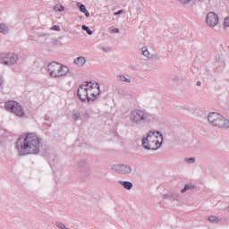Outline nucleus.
Segmentation results:
<instances>
[{
  "mask_svg": "<svg viewBox=\"0 0 229 229\" xmlns=\"http://www.w3.org/2000/svg\"><path fill=\"white\" fill-rule=\"evenodd\" d=\"M42 148V138L35 132H27L16 140V149L20 157L38 155Z\"/></svg>",
  "mask_w": 229,
  "mask_h": 229,
  "instance_id": "nucleus-1",
  "label": "nucleus"
},
{
  "mask_svg": "<svg viewBox=\"0 0 229 229\" xmlns=\"http://www.w3.org/2000/svg\"><path fill=\"white\" fill-rule=\"evenodd\" d=\"M162 142H164V137L159 131H148L146 138L142 140V145L145 149H150L157 151L159 148H162Z\"/></svg>",
  "mask_w": 229,
  "mask_h": 229,
  "instance_id": "nucleus-2",
  "label": "nucleus"
},
{
  "mask_svg": "<svg viewBox=\"0 0 229 229\" xmlns=\"http://www.w3.org/2000/svg\"><path fill=\"white\" fill-rule=\"evenodd\" d=\"M129 118L132 124L140 125L151 123L149 113L146 112L144 109H134L131 111Z\"/></svg>",
  "mask_w": 229,
  "mask_h": 229,
  "instance_id": "nucleus-3",
  "label": "nucleus"
},
{
  "mask_svg": "<svg viewBox=\"0 0 229 229\" xmlns=\"http://www.w3.org/2000/svg\"><path fill=\"white\" fill-rule=\"evenodd\" d=\"M208 121L215 128H220V130L229 129V120L219 113H209L208 114Z\"/></svg>",
  "mask_w": 229,
  "mask_h": 229,
  "instance_id": "nucleus-4",
  "label": "nucleus"
},
{
  "mask_svg": "<svg viewBox=\"0 0 229 229\" xmlns=\"http://www.w3.org/2000/svg\"><path fill=\"white\" fill-rule=\"evenodd\" d=\"M47 71L51 78H64L69 74V67L56 62L48 64Z\"/></svg>",
  "mask_w": 229,
  "mask_h": 229,
  "instance_id": "nucleus-5",
  "label": "nucleus"
},
{
  "mask_svg": "<svg viewBox=\"0 0 229 229\" xmlns=\"http://www.w3.org/2000/svg\"><path fill=\"white\" fill-rule=\"evenodd\" d=\"M5 110H7V112L14 114L18 117H24V115H26L22 106L19 104V102H15L14 100L5 102Z\"/></svg>",
  "mask_w": 229,
  "mask_h": 229,
  "instance_id": "nucleus-6",
  "label": "nucleus"
},
{
  "mask_svg": "<svg viewBox=\"0 0 229 229\" xmlns=\"http://www.w3.org/2000/svg\"><path fill=\"white\" fill-rule=\"evenodd\" d=\"M19 62V55L15 53L0 54V64L7 67H12Z\"/></svg>",
  "mask_w": 229,
  "mask_h": 229,
  "instance_id": "nucleus-7",
  "label": "nucleus"
},
{
  "mask_svg": "<svg viewBox=\"0 0 229 229\" xmlns=\"http://www.w3.org/2000/svg\"><path fill=\"white\" fill-rule=\"evenodd\" d=\"M92 87L90 83L85 82L84 84H81L78 89V98L81 99V101H90V97L89 96V88Z\"/></svg>",
  "mask_w": 229,
  "mask_h": 229,
  "instance_id": "nucleus-8",
  "label": "nucleus"
},
{
  "mask_svg": "<svg viewBox=\"0 0 229 229\" xmlns=\"http://www.w3.org/2000/svg\"><path fill=\"white\" fill-rule=\"evenodd\" d=\"M112 169L118 173V174H130L133 171L131 165L124 164L113 165Z\"/></svg>",
  "mask_w": 229,
  "mask_h": 229,
  "instance_id": "nucleus-9",
  "label": "nucleus"
},
{
  "mask_svg": "<svg viewBox=\"0 0 229 229\" xmlns=\"http://www.w3.org/2000/svg\"><path fill=\"white\" fill-rule=\"evenodd\" d=\"M206 22L209 28H216L219 24V16L216 13L210 12L206 16Z\"/></svg>",
  "mask_w": 229,
  "mask_h": 229,
  "instance_id": "nucleus-10",
  "label": "nucleus"
},
{
  "mask_svg": "<svg viewBox=\"0 0 229 229\" xmlns=\"http://www.w3.org/2000/svg\"><path fill=\"white\" fill-rule=\"evenodd\" d=\"M90 83L91 87L89 88L88 89V94L89 96V101L94 100L93 98H98L99 93L101 92V89H99V84L98 83H92V82H87Z\"/></svg>",
  "mask_w": 229,
  "mask_h": 229,
  "instance_id": "nucleus-11",
  "label": "nucleus"
},
{
  "mask_svg": "<svg viewBox=\"0 0 229 229\" xmlns=\"http://www.w3.org/2000/svg\"><path fill=\"white\" fill-rule=\"evenodd\" d=\"M141 55L145 56V58H148V60H159L158 54H151L149 53V50H148V47H143L141 48Z\"/></svg>",
  "mask_w": 229,
  "mask_h": 229,
  "instance_id": "nucleus-12",
  "label": "nucleus"
},
{
  "mask_svg": "<svg viewBox=\"0 0 229 229\" xmlns=\"http://www.w3.org/2000/svg\"><path fill=\"white\" fill-rule=\"evenodd\" d=\"M164 199H169V201H180L181 197H180V193L178 192H171V193L165 194Z\"/></svg>",
  "mask_w": 229,
  "mask_h": 229,
  "instance_id": "nucleus-13",
  "label": "nucleus"
},
{
  "mask_svg": "<svg viewBox=\"0 0 229 229\" xmlns=\"http://www.w3.org/2000/svg\"><path fill=\"white\" fill-rule=\"evenodd\" d=\"M206 221L211 223V225H219L221 223V218L214 215H211L206 218Z\"/></svg>",
  "mask_w": 229,
  "mask_h": 229,
  "instance_id": "nucleus-14",
  "label": "nucleus"
},
{
  "mask_svg": "<svg viewBox=\"0 0 229 229\" xmlns=\"http://www.w3.org/2000/svg\"><path fill=\"white\" fill-rule=\"evenodd\" d=\"M119 184L123 186V189L127 191H131L133 189V183L128 181H119Z\"/></svg>",
  "mask_w": 229,
  "mask_h": 229,
  "instance_id": "nucleus-15",
  "label": "nucleus"
},
{
  "mask_svg": "<svg viewBox=\"0 0 229 229\" xmlns=\"http://www.w3.org/2000/svg\"><path fill=\"white\" fill-rule=\"evenodd\" d=\"M85 64H87V60L83 56L77 57L74 60V64L78 65V67H83Z\"/></svg>",
  "mask_w": 229,
  "mask_h": 229,
  "instance_id": "nucleus-16",
  "label": "nucleus"
},
{
  "mask_svg": "<svg viewBox=\"0 0 229 229\" xmlns=\"http://www.w3.org/2000/svg\"><path fill=\"white\" fill-rule=\"evenodd\" d=\"M8 33H10V27L5 23H0V34L8 35Z\"/></svg>",
  "mask_w": 229,
  "mask_h": 229,
  "instance_id": "nucleus-17",
  "label": "nucleus"
},
{
  "mask_svg": "<svg viewBox=\"0 0 229 229\" xmlns=\"http://www.w3.org/2000/svg\"><path fill=\"white\" fill-rule=\"evenodd\" d=\"M193 189H196V185L192 183L185 184L183 189L181 190V193L183 194L187 192V191H192Z\"/></svg>",
  "mask_w": 229,
  "mask_h": 229,
  "instance_id": "nucleus-18",
  "label": "nucleus"
},
{
  "mask_svg": "<svg viewBox=\"0 0 229 229\" xmlns=\"http://www.w3.org/2000/svg\"><path fill=\"white\" fill-rule=\"evenodd\" d=\"M116 80L118 81H123V83H131V80H130L128 77L125 75H117Z\"/></svg>",
  "mask_w": 229,
  "mask_h": 229,
  "instance_id": "nucleus-19",
  "label": "nucleus"
},
{
  "mask_svg": "<svg viewBox=\"0 0 229 229\" xmlns=\"http://www.w3.org/2000/svg\"><path fill=\"white\" fill-rule=\"evenodd\" d=\"M79 8L80 12H81V13H85L86 17H90V13H89L87 7H85V4H81Z\"/></svg>",
  "mask_w": 229,
  "mask_h": 229,
  "instance_id": "nucleus-20",
  "label": "nucleus"
},
{
  "mask_svg": "<svg viewBox=\"0 0 229 229\" xmlns=\"http://www.w3.org/2000/svg\"><path fill=\"white\" fill-rule=\"evenodd\" d=\"M65 11V7H64V5L62 4H56L54 7V12H64Z\"/></svg>",
  "mask_w": 229,
  "mask_h": 229,
  "instance_id": "nucleus-21",
  "label": "nucleus"
},
{
  "mask_svg": "<svg viewBox=\"0 0 229 229\" xmlns=\"http://www.w3.org/2000/svg\"><path fill=\"white\" fill-rule=\"evenodd\" d=\"M81 114L79 112H74L72 114V119L73 121H80V117H81Z\"/></svg>",
  "mask_w": 229,
  "mask_h": 229,
  "instance_id": "nucleus-22",
  "label": "nucleus"
},
{
  "mask_svg": "<svg viewBox=\"0 0 229 229\" xmlns=\"http://www.w3.org/2000/svg\"><path fill=\"white\" fill-rule=\"evenodd\" d=\"M83 31H87L88 35H92V30L87 25H82Z\"/></svg>",
  "mask_w": 229,
  "mask_h": 229,
  "instance_id": "nucleus-23",
  "label": "nucleus"
},
{
  "mask_svg": "<svg viewBox=\"0 0 229 229\" xmlns=\"http://www.w3.org/2000/svg\"><path fill=\"white\" fill-rule=\"evenodd\" d=\"M184 162H186V164H194V162H196V158H194V157H186L184 159Z\"/></svg>",
  "mask_w": 229,
  "mask_h": 229,
  "instance_id": "nucleus-24",
  "label": "nucleus"
},
{
  "mask_svg": "<svg viewBox=\"0 0 229 229\" xmlns=\"http://www.w3.org/2000/svg\"><path fill=\"white\" fill-rule=\"evenodd\" d=\"M108 31H109V33H120L119 29L114 28V27L109 28V29H108Z\"/></svg>",
  "mask_w": 229,
  "mask_h": 229,
  "instance_id": "nucleus-25",
  "label": "nucleus"
},
{
  "mask_svg": "<svg viewBox=\"0 0 229 229\" xmlns=\"http://www.w3.org/2000/svg\"><path fill=\"white\" fill-rule=\"evenodd\" d=\"M101 50L104 51V53H110L111 48L110 47H102Z\"/></svg>",
  "mask_w": 229,
  "mask_h": 229,
  "instance_id": "nucleus-26",
  "label": "nucleus"
},
{
  "mask_svg": "<svg viewBox=\"0 0 229 229\" xmlns=\"http://www.w3.org/2000/svg\"><path fill=\"white\" fill-rule=\"evenodd\" d=\"M179 1V3H181V4H191V1L192 0H177Z\"/></svg>",
  "mask_w": 229,
  "mask_h": 229,
  "instance_id": "nucleus-27",
  "label": "nucleus"
},
{
  "mask_svg": "<svg viewBox=\"0 0 229 229\" xmlns=\"http://www.w3.org/2000/svg\"><path fill=\"white\" fill-rule=\"evenodd\" d=\"M53 31H60V26L58 25H54L51 27V29Z\"/></svg>",
  "mask_w": 229,
  "mask_h": 229,
  "instance_id": "nucleus-28",
  "label": "nucleus"
},
{
  "mask_svg": "<svg viewBox=\"0 0 229 229\" xmlns=\"http://www.w3.org/2000/svg\"><path fill=\"white\" fill-rule=\"evenodd\" d=\"M224 26H225V28H229V17H227L225 20Z\"/></svg>",
  "mask_w": 229,
  "mask_h": 229,
  "instance_id": "nucleus-29",
  "label": "nucleus"
},
{
  "mask_svg": "<svg viewBox=\"0 0 229 229\" xmlns=\"http://www.w3.org/2000/svg\"><path fill=\"white\" fill-rule=\"evenodd\" d=\"M124 13L123 10H119L118 12L114 13V15H123Z\"/></svg>",
  "mask_w": 229,
  "mask_h": 229,
  "instance_id": "nucleus-30",
  "label": "nucleus"
},
{
  "mask_svg": "<svg viewBox=\"0 0 229 229\" xmlns=\"http://www.w3.org/2000/svg\"><path fill=\"white\" fill-rule=\"evenodd\" d=\"M4 83V79H3V76H0V89H2Z\"/></svg>",
  "mask_w": 229,
  "mask_h": 229,
  "instance_id": "nucleus-31",
  "label": "nucleus"
},
{
  "mask_svg": "<svg viewBox=\"0 0 229 229\" xmlns=\"http://www.w3.org/2000/svg\"><path fill=\"white\" fill-rule=\"evenodd\" d=\"M174 81H178L180 80V77H174Z\"/></svg>",
  "mask_w": 229,
  "mask_h": 229,
  "instance_id": "nucleus-32",
  "label": "nucleus"
},
{
  "mask_svg": "<svg viewBox=\"0 0 229 229\" xmlns=\"http://www.w3.org/2000/svg\"><path fill=\"white\" fill-rule=\"evenodd\" d=\"M201 86V81H198L197 82V87H200Z\"/></svg>",
  "mask_w": 229,
  "mask_h": 229,
  "instance_id": "nucleus-33",
  "label": "nucleus"
},
{
  "mask_svg": "<svg viewBox=\"0 0 229 229\" xmlns=\"http://www.w3.org/2000/svg\"><path fill=\"white\" fill-rule=\"evenodd\" d=\"M45 121H49V116L46 115L45 116Z\"/></svg>",
  "mask_w": 229,
  "mask_h": 229,
  "instance_id": "nucleus-34",
  "label": "nucleus"
},
{
  "mask_svg": "<svg viewBox=\"0 0 229 229\" xmlns=\"http://www.w3.org/2000/svg\"><path fill=\"white\" fill-rule=\"evenodd\" d=\"M227 212H229V206L226 208Z\"/></svg>",
  "mask_w": 229,
  "mask_h": 229,
  "instance_id": "nucleus-35",
  "label": "nucleus"
},
{
  "mask_svg": "<svg viewBox=\"0 0 229 229\" xmlns=\"http://www.w3.org/2000/svg\"><path fill=\"white\" fill-rule=\"evenodd\" d=\"M137 10H140V8H137Z\"/></svg>",
  "mask_w": 229,
  "mask_h": 229,
  "instance_id": "nucleus-36",
  "label": "nucleus"
},
{
  "mask_svg": "<svg viewBox=\"0 0 229 229\" xmlns=\"http://www.w3.org/2000/svg\"><path fill=\"white\" fill-rule=\"evenodd\" d=\"M123 1H128V0H123Z\"/></svg>",
  "mask_w": 229,
  "mask_h": 229,
  "instance_id": "nucleus-37",
  "label": "nucleus"
}]
</instances>
